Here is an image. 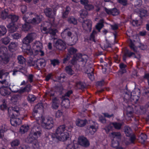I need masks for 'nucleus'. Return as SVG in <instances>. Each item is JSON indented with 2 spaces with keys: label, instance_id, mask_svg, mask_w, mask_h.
<instances>
[{
  "label": "nucleus",
  "instance_id": "obj_1",
  "mask_svg": "<svg viewBox=\"0 0 149 149\" xmlns=\"http://www.w3.org/2000/svg\"><path fill=\"white\" fill-rule=\"evenodd\" d=\"M72 129V126H66L65 125H61L57 128L54 133L47 132L45 134V140L47 143L50 144H53L56 140L64 141L69 137V133Z\"/></svg>",
  "mask_w": 149,
  "mask_h": 149
},
{
  "label": "nucleus",
  "instance_id": "obj_2",
  "mask_svg": "<svg viewBox=\"0 0 149 149\" xmlns=\"http://www.w3.org/2000/svg\"><path fill=\"white\" fill-rule=\"evenodd\" d=\"M36 36V33H28L23 39L22 49L24 54L29 56L33 54V51L31 48L30 43L34 39Z\"/></svg>",
  "mask_w": 149,
  "mask_h": 149
},
{
  "label": "nucleus",
  "instance_id": "obj_3",
  "mask_svg": "<svg viewBox=\"0 0 149 149\" xmlns=\"http://www.w3.org/2000/svg\"><path fill=\"white\" fill-rule=\"evenodd\" d=\"M41 132V127L39 125H34L32 128L28 138L29 142L32 143L37 148L39 146L37 139L38 137L40 136Z\"/></svg>",
  "mask_w": 149,
  "mask_h": 149
},
{
  "label": "nucleus",
  "instance_id": "obj_4",
  "mask_svg": "<svg viewBox=\"0 0 149 149\" xmlns=\"http://www.w3.org/2000/svg\"><path fill=\"white\" fill-rule=\"evenodd\" d=\"M20 109L17 106H15L13 108L12 112L10 113L8 112L9 115L11 116L10 122L11 125L13 126H16L19 125L21 123V120L19 118H17L20 115Z\"/></svg>",
  "mask_w": 149,
  "mask_h": 149
},
{
  "label": "nucleus",
  "instance_id": "obj_5",
  "mask_svg": "<svg viewBox=\"0 0 149 149\" xmlns=\"http://www.w3.org/2000/svg\"><path fill=\"white\" fill-rule=\"evenodd\" d=\"M77 61L82 62V64L84 65L87 62V57L86 56L83 55L81 53H78L73 56L71 61V63L72 65H74L76 63Z\"/></svg>",
  "mask_w": 149,
  "mask_h": 149
},
{
  "label": "nucleus",
  "instance_id": "obj_6",
  "mask_svg": "<svg viewBox=\"0 0 149 149\" xmlns=\"http://www.w3.org/2000/svg\"><path fill=\"white\" fill-rule=\"evenodd\" d=\"M68 30H69V28L65 29L63 32L61 33V36L62 37V38H65L64 34H65L68 37H70L71 38L72 45H74L77 43L78 40V37L77 35H72L71 32L68 31Z\"/></svg>",
  "mask_w": 149,
  "mask_h": 149
},
{
  "label": "nucleus",
  "instance_id": "obj_7",
  "mask_svg": "<svg viewBox=\"0 0 149 149\" xmlns=\"http://www.w3.org/2000/svg\"><path fill=\"white\" fill-rule=\"evenodd\" d=\"M78 142L79 145L85 148L88 147L90 145L89 141L86 137L83 135L79 137Z\"/></svg>",
  "mask_w": 149,
  "mask_h": 149
},
{
  "label": "nucleus",
  "instance_id": "obj_8",
  "mask_svg": "<svg viewBox=\"0 0 149 149\" xmlns=\"http://www.w3.org/2000/svg\"><path fill=\"white\" fill-rule=\"evenodd\" d=\"M54 123L53 119L50 117L45 120V122L42 123V124L44 128L49 130L53 127Z\"/></svg>",
  "mask_w": 149,
  "mask_h": 149
},
{
  "label": "nucleus",
  "instance_id": "obj_9",
  "mask_svg": "<svg viewBox=\"0 0 149 149\" xmlns=\"http://www.w3.org/2000/svg\"><path fill=\"white\" fill-rule=\"evenodd\" d=\"M134 92H133L130 93V94L127 93V95H128L129 97L128 100L129 102H130L131 104L134 105L135 104L137 103L140 98L139 95H133V94L134 93Z\"/></svg>",
  "mask_w": 149,
  "mask_h": 149
},
{
  "label": "nucleus",
  "instance_id": "obj_10",
  "mask_svg": "<svg viewBox=\"0 0 149 149\" xmlns=\"http://www.w3.org/2000/svg\"><path fill=\"white\" fill-rule=\"evenodd\" d=\"M44 12L47 17L49 18L54 19V20L56 14V11L52 10L51 8H47L45 9Z\"/></svg>",
  "mask_w": 149,
  "mask_h": 149
},
{
  "label": "nucleus",
  "instance_id": "obj_11",
  "mask_svg": "<svg viewBox=\"0 0 149 149\" xmlns=\"http://www.w3.org/2000/svg\"><path fill=\"white\" fill-rule=\"evenodd\" d=\"M55 46L57 49L61 51L64 50L66 48L65 43L61 39H58L56 41Z\"/></svg>",
  "mask_w": 149,
  "mask_h": 149
},
{
  "label": "nucleus",
  "instance_id": "obj_12",
  "mask_svg": "<svg viewBox=\"0 0 149 149\" xmlns=\"http://www.w3.org/2000/svg\"><path fill=\"white\" fill-rule=\"evenodd\" d=\"M28 19L25 15L23 16V19L25 21V23L22 26V30L25 32L28 31L31 27L30 23L27 22Z\"/></svg>",
  "mask_w": 149,
  "mask_h": 149
},
{
  "label": "nucleus",
  "instance_id": "obj_13",
  "mask_svg": "<svg viewBox=\"0 0 149 149\" xmlns=\"http://www.w3.org/2000/svg\"><path fill=\"white\" fill-rule=\"evenodd\" d=\"M43 47L42 44L39 41H36L33 44L32 46L33 52V51L36 54H37L39 50L42 49Z\"/></svg>",
  "mask_w": 149,
  "mask_h": 149
},
{
  "label": "nucleus",
  "instance_id": "obj_14",
  "mask_svg": "<svg viewBox=\"0 0 149 149\" xmlns=\"http://www.w3.org/2000/svg\"><path fill=\"white\" fill-rule=\"evenodd\" d=\"M46 65L45 60L43 59L38 60L35 67L38 70H40L41 68H44Z\"/></svg>",
  "mask_w": 149,
  "mask_h": 149
},
{
  "label": "nucleus",
  "instance_id": "obj_15",
  "mask_svg": "<svg viewBox=\"0 0 149 149\" xmlns=\"http://www.w3.org/2000/svg\"><path fill=\"white\" fill-rule=\"evenodd\" d=\"M135 54L133 52H132L129 50L126 49L125 50L123 55V61H126L127 57H130L133 55H135Z\"/></svg>",
  "mask_w": 149,
  "mask_h": 149
},
{
  "label": "nucleus",
  "instance_id": "obj_16",
  "mask_svg": "<svg viewBox=\"0 0 149 149\" xmlns=\"http://www.w3.org/2000/svg\"><path fill=\"white\" fill-rule=\"evenodd\" d=\"M42 15H36L31 20V23L33 24H38L42 21Z\"/></svg>",
  "mask_w": 149,
  "mask_h": 149
},
{
  "label": "nucleus",
  "instance_id": "obj_17",
  "mask_svg": "<svg viewBox=\"0 0 149 149\" xmlns=\"http://www.w3.org/2000/svg\"><path fill=\"white\" fill-rule=\"evenodd\" d=\"M31 86L30 85H27L24 87L21 88L19 90L17 91H14L15 93L18 92L20 93H22L25 92H29L31 91Z\"/></svg>",
  "mask_w": 149,
  "mask_h": 149
},
{
  "label": "nucleus",
  "instance_id": "obj_18",
  "mask_svg": "<svg viewBox=\"0 0 149 149\" xmlns=\"http://www.w3.org/2000/svg\"><path fill=\"white\" fill-rule=\"evenodd\" d=\"M104 20L103 19H101L99 20L98 22L95 26L96 29L99 32L101 30L104 26Z\"/></svg>",
  "mask_w": 149,
  "mask_h": 149
},
{
  "label": "nucleus",
  "instance_id": "obj_19",
  "mask_svg": "<svg viewBox=\"0 0 149 149\" xmlns=\"http://www.w3.org/2000/svg\"><path fill=\"white\" fill-rule=\"evenodd\" d=\"M18 44L16 42H11L8 46L9 50L10 52H14L17 49Z\"/></svg>",
  "mask_w": 149,
  "mask_h": 149
},
{
  "label": "nucleus",
  "instance_id": "obj_20",
  "mask_svg": "<svg viewBox=\"0 0 149 149\" xmlns=\"http://www.w3.org/2000/svg\"><path fill=\"white\" fill-rule=\"evenodd\" d=\"M59 100L56 97L53 98L52 100V108L53 109H57L59 106Z\"/></svg>",
  "mask_w": 149,
  "mask_h": 149
},
{
  "label": "nucleus",
  "instance_id": "obj_21",
  "mask_svg": "<svg viewBox=\"0 0 149 149\" xmlns=\"http://www.w3.org/2000/svg\"><path fill=\"white\" fill-rule=\"evenodd\" d=\"M87 122V121L86 119L82 120L80 119H78L76 121V124L77 126L82 127L86 125Z\"/></svg>",
  "mask_w": 149,
  "mask_h": 149
},
{
  "label": "nucleus",
  "instance_id": "obj_22",
  "mask_svg": "<svg viewBox=\"0 0 149 149\" xmlns=\"http://www.w3.org/2000/svg\"><path fill=\"white\" fill-rule=\"evenodd\" d=\"M7 27L10 32L13 33L17 30V28L16 27L15 24L14 23H10L7 26Z\"/></svg>",
  "mask_w": 149,
  "mask_h": 149
},
{
  "label": "nucleus",
  "instance_id": "obj_23",
  "mask_svg": "<svg viewBox=\"0 0 149 149\" xmlns=\"http://www.w3.org/2000/svg\"><path fill=\"white\" fill-rule=\"evenodd\" d=\"M67 21L70 24L76 25L77 24V19L74 17L72 16L69 17L67 19Z\"/></svg>",
  "mask_w": 149,
  "mask_h": 149
},
{
  "label": "nucleus",
  "instance_id": "obj_24",
  "mask_svg": "<svg viewBox=\"0 0 149 149\" xmlns=\"http://www.w3.org/2000/svg\"><path fill=\"white\" fill-rule=\"evenodd\" d=\"M71 10V8L68 6H67L65 8V11L62 13V17L65 19L67 17L68 14Z\"/></svg>",
  "mask_w": 149,
  "mask_h": 149
},
{
  "label": "nucleus",
  "instance_id": "obj_25",
  "mask_svg": "<svg viewBox=\"0 0 149 149\" xmlns=\"http://www.w3.org/2000/svg\"><path fill=\"white\" fill-rule=\"evenodd\" d=\"M68 54L70 56L73 55V56L77 54V49L74 48L73 47H70L68 49Z\"/></svg>",
  "mask_w": 149,
  "mask_h": 149
},
{
  "label": "nucleus",
  "instance_id": "obj_26",
  "mask_svg": "<svg viewBox=\"0 0 149 149\" xmlns=\"http://www.w3.org/2000/svg\"><path fill=\"white\" fill-rule=\"evenodd\" d=\"M8 19H10L11 20L10 23H14L15 22L17 21L19 19V17L15 15L10 14L9 15Z\"/></svg>",
  "mask_w": 149,
  "mask_h": 149
},
{
  "label": "nucleus",
  "instance_id": "obj_27",
  "mask_svg": "<svg viewBox=\"0 0 149 149\" xmlns=\"http://www.w3.org/2000/svg\"><path fill=\"white\" fill-rule=\"evenodd\" d=\"M134 112V109L133 107L130 106H128L127 109V115L128 117H132Z\"/></svg>",
  "mask_w": 149,
  "mask_h": 149
},
{
  "label": "nucleus",
  "instance_id": "obj_28",
  "mask_svg": "<svg viewBox=\"0 0 149 149\" xmlns=\"http://www.w3.org/2000/svg\"><path fill=\"white\" fill-rule=\"evenodd\" d=\"M139 16L141 18L146 17L148 16L147 10L143 9H140L139 10Z\"/></svg>",
  "mask_w": 149,
  "mask_h": 149
},
{
  "label": "nucleus",
  "instance_id": "obj_29",
  "mask_svg": "<svg viewBox=\"0 0 149 149\" xmlns=\"http://www.w3.org/2000/svg\"><path fill=\"white\" fill-rule=\"evenodd\" d=\"M0 57L4 63H7L9 61V58L8 54L6 53Z\"/></svg>",
  "mask_w": 149,
  "mask_h": 149
},
{
  "label": "nucleus",
  "instance_id": "obj_30",
  "mask_svg": "<svg viewBox=\"0 0 149 149\" xmlns=\"http://www.w3.org/2000/svg\"><path fill=\"white\" fill-rule=\"evenodd\" d=\"M124 132L126 136L127 137L130 136L133 134L131 128L128 127H125Z\"/></svg>",
  "mask_w": 149,
  "mask_h": 149
},
{
  "label": "nucleus",
  "instance_id": "obj_31",
  "mask_svg": "<svg viewBox=\"0 0 149 149\" xmlns=\"http://www.w3.org/2000/svg\"><path fill=\"white\" fill-rule=\"evenodd\" d=\"M111 124L115 129L118 130H120L122 125L121 123L117 122H112Z\"/></svg>",
  "mask_w": 149,
  "mask_h": 149
},
{
  "label": "nucleus",
  "instance_id": "obj_32",
  "mask_svg": "<svg viewBox=\"0 0 149 149\" xmlns=\"http://www.w3.org/2000/svg\"><path fill=\"white\" fill-rule=\"evenodd\" d=\"M85 23L86 24L87 28V31H91L92 30V22L89 19L85 21Z\"/></svg>",
  "mask_w": 149,
  "mask_h": 149
},
{
  "label": "nucleus",
  "instance_id": "obj_33",
  "mask_svg": "<svg viewBox=\"0 0 149 149\" xmlns=\"http://www.w3.org/2000/svg\"><path fill=\"white\" fill-rule=\"evenodd\" d=\"M66 72L68 74L72 75L74 73V71L72 70L71 66H66L65 68Z\"/></svg>",
  "mask_w": 149,
  "mask_h": 149
},
{
  "label": "nucleus",
  "instance_id": "obj_34",
  "mask_svg": "<svg viewBox=\"0 0 149 149\" xmlns=\"http://www.w3.org/2000/svg\"><path fill=\"white\" fill-rule=\"evenodd\" d=\"M29 129V126L28 125H23L21 126L20 128V132L24 134L28 131Z\"/></svg>",
  "mask_w": 149,
  "mask_h": 149
},
{
  "label": "nucleus",
  "instance_id": "obj_35",
  "mask_svg": "<svg viewBox=\"0 0 149 149\" xmlns=\"http://www.w3.org/2000/svg\"><path fill=\"white\" fill-rule=\"evenodd\" d=\"M84 8L86 10L91 11L94 9V6L93 5L88 3L86 6H85Z\"/></svg>",
  "mask_w": 149,
  "mask_h": 149
},
{
  "label": "nucleus",
  "instance_id": "obj_36",
  "mask_svg": "<svg viewBox=\"0 0 149 149\" xmlns=\"http://www.w3.org/2000/svg\"><path fill=\"white\" fill-rule=\"evenodd\" d=\"M88 130H89V132L90 133L92 134H93L94 133L96 132L97 130V128L95 127L93 125H90V127H89Z\"/></svg>",
  "mask_w": 149,
  "mask_h": 149
},
{
  "label": "nucleus",
  "instance_id": "obj_37",
  "mask_svg": "<svg viewBox=\"0 0 149 149\" xmlns=\"http://www.w3.org/2000/svg\"><path fill=\"white\" fill-rule=\"evenodd\" d=\"M17 59L18 63L20 64H23L25 63V59L22 55H19L17 56Z\"/></svg>",
  "mask_w": 149,
  "mask_h": 149
},
{
  "label": "nucleus",
  "instance_id": "obj_38",
  "mask_svg": "<svg viewBox=\"0 0 149 149\" xmlns=\"http://www.w3.org/2000/svg\"><path fill=\"white\" fill-rule=\"evenodd\" d=\"M0 36L5 34L7 32V29L6 27L3 26H0Z\"/></svg>",
  "mask_w": 149,
  "mask_h": 149
},
{
  "label": "nucleus",
  "instance_id": "obj_39",
  "mask_svg": "<svg viewBox=\"0 0 149 149\" xmlns=\"http://www.w3.org/2000/svg\"><path fill=\"white\" fill-rule=\"evenodd\" d=\"M57 32V30L55 29L50 28L48 29V31L47 33H49L52 36H54Z\"/></svg>",
  "mask_w": 149,
  "mask_h": 149
},
{
  "label": "nucleus",
  "instance_id": "obj_40",
  "mask_svg": "<svg viewBox=\"0 0 149 149\" xmlns=\"http://www.w3.org/2000/svg\"><path fill=\"white\" fill-rule=\"evenodd\" d=\"M50 61L51 64L52 65L54 66H55L57 65H59L60 63L59 61L57 59H51L50 60Z\"/></svg>",
  "mask_w": 149,
  "mask_h": 149
},
{
  "label": "nucleus",
  "instance_id": "obj_41",
  "mask_svg": "<svg viewBox=\"0 0 149 149\" xmlns=\"http://www.w3.org/2000/svg\"><path fill=\"white\" fill-rule=\"evenodd\" d=\"M111 15L113 16L117 15L120 13L119 10L116 8L111 9Z\"/></svg>",
  "mask_w": 149,
  "mask_h": 149
},
{
  "label": "nucleus",
  "instance_id": "obj_42",
  "mask_svg": "<svg viewBox=\"0 0 149 149\" xmlns=\"http://www.w3.org/2000/svg\"><path fill=\"white\" fill-rule=\"evenodd\" d=\"M8 12L6 10H4L3 11H2L1 12V17L2 19H5L7 18H8Z\"/></svg>",
  "mask_w": 149,
  "mask_h": 149
},
{
  "label": "nucleus",
  "instance_id": "obj_43",
  "mask_svg": "<svg viewBox=\"0 0 149 149\" xmlns=\"http://www.w3.org/2000/svg\"><path fill=\"white\" fill-rule=\"evenodd\" d=\"M36 99V97L32 94H29L28 97V100L30 102H33Z\"/></svg>",
  "mask_w": 149,
  "mask_h": 149
},
{
  "label": "nucleus",
  "instance_id": "obj_44",
  "mask_svg": "<svg viewBox=\"0 0 149 149\" xmlns=\"http://www.w3.org/2000/svg\"><path fill=\"white\" fill-rule=\"evenodd\" d=\"M97 33V32L95 30H93L90 36V40L94 42H95V35Z\"/></svg>",
  "mask_w": 149,
  "mask_h": 149
},
{
  "label": "nucleus",
  "instance_id": "obj_45",
  "mask_svg": "<svg viewBox=\"0 0 149 149\" xmlns=\"http://www.w3.org/2000/svg\"><path fill=\"white\" fill-rule=\"evenodd\" d=\"M119 67L123 73L126 72V70L125 68L127 67L126 65L124 64L123 63H121L119 65Z\"/></svg>",
  "mask_w": 149,
  "mask_h": 149
},
{
  "label": "nucleus",
  "instance_id": "obj_46",
  "mask_svg": "<svg viewBox=\"0 0 149 149\" xmlns=\"http://www.w3.org/2000/svg\"><path fill=\"white\" fill-rule=\"evenodd\" d=\"M112 136L114 138H120L121 134L119 132H113L111 133Z\"/></svg>",
  "mask_w": 149,
  "mask_h": 149
},
{
  "label": "nucleus",
  "instance_id": "obj_47",
  "mask_svg": "<svg viewBox=\"0 0 149 149\" xmlns=\"http://www.w3.org/2000/svg\"><path fill=\"white\" fill-rule=\"evenodd\" d=\"M10 39L9 37H7L1 39V41L5 45H7L10 42Z\"/></svg>",
  "mask_w": 149,
  "mask_h": 149
},
{
  "label": "nucleus",
  "instance_id": "obj_48",
  "mask_svg": "<svg viewBox=\"0 0 149 149\" xmlns=\"http://www.w3.org/2000/svg\"><path fill=\"white\" fill-rule=\"evenodd\" d=\"M53 74L52 73H49L45 77V80L46 81H48L50 79L53 78Z\"/></svg>",
  "mask_w": 149,
  "mask_h": 149
},
{
  "label": "nucleus",
  "instance_id": "obj_49",
  "mask_svg": "<svg viewBox=\"0 0 149 149\" xmlns=\"http://www.w3.org/2000/svg\"><path fill=\"white\" fill-rule=\"evenodd\" d=\"M129 47L130 49L133 50L134 52H137V48L134 43L131 41L129 45Z\"/></svg>",
  "mask_w": 149,
  "mask_h": 149
},
{
  "label": "nucleus",
  "instance_id": "obj_50",
  "mask_svg": "<svg viewBox=\"0 0 149 149\" xmlns=\"http://www.w3.org/2000/svg\"><path fill=\"white\" fill-rule=\"evenodd\" d=\"M88 14L86 10H83L80 13V16L83 19L86 18Z\"/></svg>",
  "mask_w": 149,
  "mask_h": 149
},
{
  "label": "nucleus",
  "instance_id": "obj_51",
  "mask_svg": "<svg viewBox=\"0 0 149 149\" xmlns=\"http://www.w3.org/2000/svg\"><path fill=\"white\" fill-rule=\"evenodd\" d=\"M138 47L140 49L142 50H146L147 48V46L146 45L143 44L141 42L139 43Z\"/></svg>",
  "mask_w": 149,
  "mask_h": 149
},
{
  "label": "nucleus",
  "instance_id": "obj_52",
  "mask_svg": "<svg viewBox=\"0 0 149 149\" xmlns=\"http://www.w3.org/2000/svg\"><path fill=\"white\" fill-rule=\"evenodd\" d=\"M7 50V48L4 47H0V57L6 53Z\"/></svg>",
  "mask_w": 149,
  "mask_h": 149
},
{
  "label": "nucleus",
  "instance_id": "obj_53",
  "mask_svg": "<svg viewBox=\"0 0 149 149\" xmlns=\"http://www.w3.org/2000/svg\"><path fill=\"white\" fill-rule=\"evenodd\" d=\"M128 137H130L129 141H130L131 143H134V141L136 139V136L135 135L133 134L130 136Z\"/></svg>",
  "mask_w": 149,
  "mask_h": 149
},
{
  "label": "nucleus",
  "instance_id": "obj_54",
  "mask_svg": "<svg viewBox=\"0 0 149 149\" xmlns=\"http://www.w3.org/2000/svg\"><path fill=\"white\" fill-rule=\"evenodd\" d=\"M19 143V141L17 139H15L11 143V145L12 147H15L18 146Z\"/></svg>",
  "mask_w": 149,
  "mask_h": 149
},
{
  "label": "nucleus",
  "instance_id": "obj_55",
  "mask_svg": "<svg viewBox=\"0 0 149 149\" xmlns=\"http://www.w3.org/2000/svg\"><path fill=\"white\" fill-rule=\"evenodd\" d=\"M117 1L123 6H126L128 4L127 0H117Z\"/></svg>",
  "mask_w": 149,
  "mask_h": 149
},
{
  "label": "nucleus",
  "instance_id": "obj_56",
  "mask_svg": "<svg viewBox=\"0 0 149 149\" xmlns=\"http://www.w3.org/2000/svg\"><path fill=\"white\" fill-rule=\"evenodd\" d=\"M77 86L79 89H83L85 88L83 83L81 81H79L77 83Z\"/></svg>",
  "mask_w": 149,
  "mask_h": 149
},
{
  "label": "nucleus",
  "instance_id": "obj_57",
  "mask_svg": "<svg viewBox=\"0 0 149 149\" xmlns=\"http://www.w3.org/2000/svg\"><path fill=\"white\" fill-rule=\"evenodd\" d=\"M66 149H76L75 145L73 143H71L67 145Z\"/></svg>",
  "mask_w": 149,
  "mask_h": 149
},
{
  "label": "nucleus",
  "instance_id": "obj_58",
  "mask_svg": "<svg viewBox=\"0 0 149 149\" xmlns=\"http://www.w3.org/2000/svg\"><path fill=\"white\" fill-rule=\"evenodd\" d=\"M21 34L18 33H14L12 35L13 38L17 40L19 39L21 37Z\"/></svg>",
  "mask_w": 149,
  "mask_h": 149
},
{
  "label": "nucleus",
  "instance_id": "obj_59",
  "mask_svg": "<svg viewBox=\"0 0 149 149\" xmlns=\"http://www.w3.org/2000/svg\"><path fill=\"white\" fill-rule=\"evenodd\" d=\"M99 121L102 123H106V120L105 117L102 116H101L99 117Z\"/></svg>",
  "mask_w": 149,
  "mask_h": 149
},
{
  "label": "nucleus",
  "instance_id": "obj_60",
  "mask_svg": "<svg viewBox=\"0 0 149 149\" xmlns=\"http://www.w3.org/2000/svg\"><path fill=\"white\" fill-rule=\"evenodd\" d=\"M63 112L61 110H58L56 113V118H60L62 116Z\"/></svg>",
  "mask_w": 149,
  "mask_h": 149
},
{
  "label": "nucleus",
  "instance_id": "obj_61",
  "mask_svg": "<svg viewBox=\"0 0 149 149\" xmlns=\"http://www.w3.org/2000/svg\"><path fill=\"white\" fill-rule=\"evenodd\" d=\"M71 57V56H70L68 54L63 59V63H65L67 61H68L70 59Z\"/></svg>",
  "mask_w": 149,
  "mask_h": 149
},
{
  "label": "nucleus",
  "instance_id": "obj_62",
  "mask_svg": "<svg viewBox=\"0 0 149 149\" xmlns=\"http://www.w3.org/2000/svg\"><path fill=\"white\" fill-rule=\"evenodd\" d=\"M79 2L81 4L84 6H86L88 3H89L88 0H80Z\"/></svg>",
  "mask_w": 149,
  "mask_h": 149
},
{
  "label": "nucleus",
  "instance_id": "obj_63",
  "mask_svg": "<svg viewBox=\"0 0 149 149\" xmlns=\"http://www.w3.org/2000/svg\"><path fill=\"white\" fill-rule=\"evenodd\" d=\"M88 77L91 81H93L94 79V77L93 75V73L92 72L91 73H89L88 74Z\"/></svg>",
  "mask_w": 149,
  "mask_h": 149
},
{
  "label": "nucleus",
  "instance_id": "obj_64",
  "mask_svg": "<svg viewBox=\"0 0 149 149\" xmlns=\"http://www.w3.org/2000/svg\"><path fill=\"white\" fill-rule=\"evenodd\" d=\"M111 123L108 125L106 128V131L107 132H109L111 130L113 129V126L111 125Z\"/></svg>",
  "mask_w": 149,
  "mask_h": 149
}]
</instances>
